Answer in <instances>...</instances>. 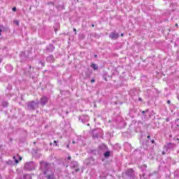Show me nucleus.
Returning <instances> with one entry per match:
<instances>
[{
    "mask_svg": "<svg viewBox=\"0 0 179 179\" xmlns=\"http://www.w3.org/2000/svg\"><path fill=\"white\" fill-rule=\"evenodd\" d=\"M178 100H179V96H178Z\"/></svg>",
    "mask_w": 179,
    "mask_h": 179,
    "instance_id": "54",
    "label": "nucleus"
},
{
    "mask_svg": "<svg viewBox=\"0 0 179 179\" xmlns=\"http://www.w3.org/2000/svg\"><path fill=\"white\" fill-rule=\"evenodd\" d=\"M48 5H51L52 6H54V3L50 2V3H48Z\"/></svg>",
    "mask_w": 179,
    "mask_h": 179,
    "instance_id": "34",
    "label": "nucleus"
},
{
    "mask_svg": "<svg viewBox=\"0 0 179 179\" xmlns=\"http://www.w3.org/2000/svg\"><path fill=\"white\" fill-rule=\"evenodd\" d=\"M72 159V157H71V156H69L68 157H67V160H71Z\"/></svg>",
    "mask_w": 179,
    "mask_h": 179,
    "instance_id": "37",
    "label": "nucleus"
},
{
    "mask_svg": "<svg viewBox=\"0 0 179 179\" xmlns=\"http://www.w3.org/2000/svg\"><path fill=\"white\" fill-rule=\"evenodd\" d=\"M39 164H40V170L43 175L46 174L47 173H50L52 171L51 170V164L50 162H47L45 161H41Z\"/></svg>",
    "mask_w": 179,
    "mask_h": 179,
    "instance_id": "1",
    "label": "nucleus"
},
{
    "mask_svg": "<svg viewBox=\"0 0 179 179\" xmlns=\"http://www.w3.org/2000/svg\"><path fill=\"white\" fill-rule=\"evenodd\" d=\"M148 113H149V109H146V110H143L141 112L142 115L144 117V118H146L148 117Z\"/></svg>",
    "mask_w": 179,
    "mask_h": 179,
    "instance_id": "22",
    "label": "nucleus"
},
{
    "mask_svg": "<svg viewBox=\"0 0 179 179\" xmlns=\"http://www.w3.org/2000/svg\"><path fill=\"white\" fill-rule=\"evenodd\" d=\"M2 106L3 107H8L9 106V103H8V101H4L2 102Z\"/></svg>",
    "mask_w": 179,
    "mask_h": 179,
    "instance_id": "27",
    "label": "nucleus"
},
{
    "mask_svg": "<svg viewBox=\"0 0 179 179\" xmlns=\"http://www.w3.org/2000/svg\"><path fill=\"white\" fill-rule=\"evenodd\" d=\"M176 26H178V24H176Z\"/></svg>",
    "mask_w": 179,
    "mask_h": 179,
    "instance_id": "53",
    "label": "nucleus"
},
{
    "mask_svg": "<svg viewBox=\"0 0 179 179\" xmlns=\"http://www.w3.org/2000/svg\"><path fill=\"white\" fill-rule=\"evenodd\" d=\"M38 64H41V65L42 66H45V62H43V61H40V62H38Z\"/></svg>",
    "mask_w": 179,
    "mask_h": 179,
    "instance_id": "30",
    "label": "nucleus"
},
{
    "mask_svg": "<svg viewBox=\"0 0 179 179\" xmlns=\"http://www.w3.org/2000/svg\"><path fill=\"white\" fill-rule=\"evenodd\" d=\"M138 90L136 89H133L129 91V94L131 96H136V94H138Z\"/></svg>",
    "mask_w": 179,
    "mask_h": 179,
    "instance_id": "19",
    "label": "nucleus"
},
{
    "mask_svg": "<svg viewBox=\"0 0 179 179\" xmlns=\"http://www.w3.org/2000/svg\"><path fill=\"white\" fill-rule=\"evenodd\" d=\"M14 23H15L17 26H19V21H14Z\"/></svg>",
    "mask_w": 179,
    "mask_h": 179,
    "instance_id": "32",
    "label": "nucleus"
},
{
    "mask_svg": "<svg viewBox=\"0 0 179 179\" xmlns=\"http://www.w3.org/2000/svg\"><path fill=\"white\" fill-rule=\"evenodd\" d=\"M17 157L19 159L20 161L22 160V157L20 155H17Z\"/></svg>",
    "mask_w": 179,
    "mask_h": 179,
    "instance_id": "31",
    "label": "nucleus"
},
{
    "mask_svg": "<svg viewBox=\"0 0 179 179\" xmlns=\"http://www.w3.org/2000/svg\"><path fill=\"white\" fill-rule=\"evenodd\" d=\"M12 89V86H10V90Z\"/></svg>",
    "mask_w": 179,
    "mask_h": 179,
    "instance_id": "50",
    "label": "nucleus"
},
{
    "mask_svg": "<svg viewBox=\"0 0 179 179\" xmlns=\"http://www.w3.org/2000/svg\"><path fill=\"white\" fill-rule=\"evenodd\" d=\"M138 101H142V98H138Z\"/></svg>",
    "mask_w": 179,
    "mask_h": 179,
    "instance_id": "41",
    "label": "nucleus"
},
{
    "mask_svg": "<svg viewBox=\"0 0 179 179\" xmlns=\"http://www.w3.org/2000/svg\"><path fill=\"white\" fill-rule=\"evenodd\" d=\"M72 143H73V144H75V141H73Z\"/></svg>",
    "mask_w": 179,
    "mask_h": 179,
    "instance_id": "49",
    "label": "nucleus"
},
{
    "mask_svg": "<svg viewBox=\"0 0 179 179\" xmlns=\"http://www.w3.org/2000/svg\"><path fill=\"white\" fill-rule=\"evenodd\" d=\"M29 59V55L26 52H21V62H26Z\"/></svg>",
    "mask_w": 179,
    "mask_h": 179,
    "instance_id": "11",
    "label": "nucleus"
},
{
    "mask_svg": "<svg viewBox=\"0 0 179 179\" xmlns=\"http://www.w3.org/2000/svg\"><path fill=\"white\" fill-rule=\"evenodd\" d=\"M124 36V34H121V36L122 37Z\"/></svg>",
    "mask_w": 179,
    "mask_h": 179,
    "instance_id": "46",
    "label": "nucleus"
},
{
    "mask_svg": "<svg viewBox=\"0 0 179 179\" xmlns=\"http://www.w3.org/2000/svg\"><path fill=\"white\" fill-rule=\"evenodd\" d=\"M176 121H178V119L176 120Z\"/></svg>",
    "mask_w": 179,
    "mask_h": 179,
    "instance_id": "55",
    "label": "nucleus"
},
{
    "mask_svg": "<svg viewBox=\"0 0 179 179\" xmlns=\"http://www.w3.org/2000/svg\"><path fill=\"white\" fill-rule=\"evenodd\" d=\"M70 167L71 169H75L76 173H78V171H80V170L79 169V164L76 161H72L70 164Z\"/></svg>",
    "mask_w": 179,
    "mask_h": 179,
    "instance_id": "8",
    "label": "nucleus"
},
{
    "mask_svg": "<svg viewBox=\"0 0 179 179\" xmlns=\"http://www.w3.org/2000/svg\"><path fill=\"white\" fill-rule=\"evenodd\" d=\"M166 121H169V119H166Z\"/></svg>",
    "mask_w": 179,
    "mask_h": 179,
    "instance_id": "56",
    "label": "nucleus"
},
{
    "mask_svg": "<svg viewBox=\"0 0 179 179\" xmlns=\"http://www.w3.org/2000/svg\"><path fill=\"white\" fill-rule=\"evenodd\" d=\"M92 27H94V24H91Z\"/></svg>",
    "mask_w": 179,
    "mask_h": 179,
    "instance_id": "42",
    "label": "nucleus"
},
{
    "mask_svg": "<svg viewBox=\"0 0 179 179\" xmlns=\"http://www.w3.org/2000/svg\"><path fill=\"white\" fill-rule=\"evenodd\" d=\"M54 50H55V46H54L52 44H49L48 46H46L45 52H54Z\"/></svg>",
    "mask_w": 179,
    "mask_h": 179,
    "instance_id": "10",
    "label": "nucleus"
},
{
    "mask_svg": "<svg viewBox=\"0 0 179 179\" xmlns=\"http://www.w3.org/2000/svg\"><path fill=\"white\" fill-rule=\"evenodd\" d=\"M13 12H16V7L13 8Z\"/></svg>",
    "mask_w": 179,
    "mask_h": 179,
    "instance_id": "35",
    "label": "nucleus"
},
{
    "mask_svg": "<svg viewBox=\"0 0 179 179\" xmlns=\"http://www.w3.org/2000/svg\"><path fill=\"white\" fill-rule=\"evenodd\" d=\"M24 169L27 171H33V170H36V164H34V162L33 161L27 162L24 164Z\"/></svg>",
    "mask_w": 179,
    "mask_h": 179,
    "instance_id": "4",
    "label": "nucleus"
},
{
    "mask_svg": "<svg viewBox=\"0 0 179 179\" xmlns=\"http://www.w3.org/2000/svg\"><path fill=\"white\" fill-rule=\"evenodd\" d=\"M6 69L8 72H12V71H13V66L12 65H10V64H7L6 66Z\"/></svg>",
    "mask_w": 179,
    "mask_h": 179,
    "instance_id": "20",
    "label": "nucleus"
},
{
    "mask_svg": "<svg viewBox=\"0 0 179 179\" xmlns=\"http://www.w3.org/2000/svg\"><path fill=\"white\" fill-rule=\"evenodd\" d=\"M166 103H167V104H171V101H170V100H168V101H166Z\"/></svg>",
    "mask_w": 179,
    "mask_h": 179,
    "instance_id": "36",
    "label": "nucleus"
},
{
    "mask_svg": "<svg viewBox=\"0 0 179 179\" xmlns=\"http://www.w3.org/2000/svg\"><path fill=\"white\" fill-rule=\"evenodd\" d=\"M99 149L101 151V152H106V150H108V147H107V145L106 144H101L99 146Z\"/></svg>",
    "mask_w": 179,
    "mask_h": 179,
    "instance_id": "16",
    "label": "nucleus"
},
{
    "mask_svg": "<svg viewBox=\"0 0 179 179\" xmlns=\"http://www.w3.org/2000/svg\"><path fill=\"white\" fill-rule=\"evenodd\" d=\"M91 68H92V69H94V71H97L99 69V66L94 63H93L92 64H91Z\"/></svg>",
    "mask_w": 179,
    "mask_h": 179,
    "instance_id": "23",
    "label": "nucleus"
},
{
    "mask_svg": "<svg viewBox=\"0 0 179 179\" xmlns=\"http://www.w3.org/2000/svg\"><path fill=\"white\" fill-rule=\"evenodd\" d=\"M66 114H68V112H66Z\"/></svg>",
    "mask_w": 179,
    "mask_h": 179,
    "instance_id": "57",
    "label": "nucleus"
},
{
    "mask_svg": "<svg viewBox=\"0 0 179 179\" xmlns=\"http://www.w3.org/2000/svg\"><path fill=\"white\" fill-rule=\"evenodd\" d=\"M29 69H31V66H29Z\"/></svg>",
    "mask_w": 179,
    "mask_h": 179,
    "instance_id": "48",
    "label": "nucleus"
},
{
    "mask_svg": "<svg viewBox=\"0 0 179 179\" xmlns=\"http://www.w3.org/2000/svg\"><path fill=\"white\" fill-rule=\"evenodd\" d=\"M87 126L90 127V124L88 123V124H87Z\"/></svg>",
    "mask_w": 179,
    "mask_h": 179,
    "instance_id": "47",
    "label": "nucleus"
},
{
    "mask_svg": "<svg viewBox=\"0 0 179 179\" xmlns=\"http://www.w3.org/2000/svg\"><path fill=\"white\" fill-rule=\"evenodd\" d=\"M127 179H135V171L132 169H129L125 172Z\"/></svg>",
    "mask_w": 179,
    "mask_h": 179,
    "instance_id": "5",
    "label": "nucleus"
},
{
    "mask_svg": "<svg viewBox=\"0 0 179 179\" xmlns=\"http://www.w3.org/2000/svg\"><path fill=\"white\" fill-rule=\"evenodd\" d=\"M85 164H87V166H89V164H90V163H92V159L90 158H87L85 161Z\"/></svg>",
    "mask_w": 179,
    "mask_h": 179,
    "instance_id": "24",
    "label": "nucleus"
},
{
    "mask_svg": "<svg viewBox=\"0 0 179 179\" xmlns=\"http://www.w3.org/2000/svg\"><path fill=\"white\" fill-rule=\"evenodd\" d=\"M95 82H96V80H94V79L91 80V83H94Z\"/></svg>",
    "mask_w": 179,
    "mask_h": 179,
    "instance_id": "33",
    "label": "nucleus"
},
{
    "mask_svg": "<svg viewBox=\"0 0 179 179\" xmlns=\"http://www.w3.org/2000/svg\"><path fill=\"white\" fill-rule=\"evenodd\" d=\"M176 148L177 145H176V143L169 142L164 145L163 149L167 152V153H170V152H173V150H174Z\"/></svg>",
    "mask_w": 179,
    "mask_h": 179,
    "instance_id": "3",
    "label": "nucleus"
},
{
    "mask_svg": "<svg viewBox=\"0 0 179 179\" xmlns=\"http://www.w3.org/2000/svg\"><path fill=\"white\" fill-rule=\"evenodd\" d=\"M101 132V129H95L91 131L93 139H99L100 136V133Z\"/></svg>",
    "mask_w": 179,
    "mask_h": 179,
    "instance_id": "6",
    "label": "nucleus"
},
{
    "mask_svg": "<svg viewBox=\"0 0 179 179\" xmlns=\"http://www.w3.org/2000/svg\"><path fill=\"white\" fill-rule=\"evenodd\" d=\"M38 101H29L26 103V108L28 111H34L36 108H38Z\"/></svg>",
    "mask_w": 179,
    "mask_h": 179,
    "instance_id": "2",
    "label": "nucleus"
},
{
    "mask_svg": "<svg viewBox=\"0 0 179 179\" xmlns=\"http://www.w3.org/2000/svg\"><path fill=\"white\" fill-rule=\"evenodd\" d=\"M166 153H167V152H166V150H164V151L162 152V155H166Z\"/></svg>",
    "mask_w": 179,
    "mask_h": 179,
    "instance_id": "38",
    "label": "nucleus"
},
{
    "mask_svg": "<svg viewBox=\"0 0 179 179\" xmlns=\"http://www.w3.org/2000/svg\"><path fill=\"white\" fill-rule=\"evenodd\" d=\"M43 176H45V178L47 179H55V176L54 175V172L52 171L43 174Z\"/></svg>",
    "mask_w": 179,
    "mask_h": 179,
    "instance_id": "13",
    "label": "nucleus"
},
{
    "mask_svg": "<svg viewBox=\"0 0 179 179\" xmlns=\"http://www.w3.org/2000/svg\"><path fill=\"white\" fill-rule=\"evenodd\" d=\"M90 153L96 156L97 155V150H90Z\"/></svg>",
    "mask_w": 179,
    "mask_h": 179,
    "instance_id": "26",
    "label": "nucleus"
},
{
    "mask_svg": "<svg viewBox=\"0 0 179 179\" xmlns=\"http://www.w3.org/2000/svg\"><path fill=\"white\" fill-rule=\"evenodd\" d=\"M66 148H69V145H66Z\"/></svg>",
    "mask_w": 179,
    "mask_h": 179,
    "instance_id": "45",
    "label": "nucleus"
},
{
    "mask_svg": "<svg viewBox=\"0 0 179 179\" xmlns=\"http://www.w3.org/2000/svg\"><path fill=\"white\" fill-rule=\"evenodd\" d=\"M79 121H81L83 124H86V122H89L90 117L87 115H82L78 117Z\"/></svg>",
    "mask_w": 179,
    "mask_h": 179,
    "instance_id": "7",
    "label": "nucleus"
},
{
    "mask_svg": "<svg viewBox=\"0 0 179 179\" xmlns=\"http://www.w3.org/2000/svg\"><path fill=\"white\" fill-rule=\"evenodd\" d=\"M148 166L145 164H143L141 166V170L142 171V174L140 175V178L142 179V177L145 178V176H146V172H147V169Z\"/></svg>",
    "mask_w": 179,
    "mask_h": 179,
    "instance_id": "9",
    "label": "nucleus"
},
{
    "mask_svg": "<svg viewBox=\"0 0 179 179\" xmlns=\"http://www.w3.org/2000/svg\"><path fill=\"white\" fill-rule=\"evenodd\" d=\"M2 63V59L0 58V64Z\"/></svg>",
    "mask_w": 179,
    "mask_h": 179,
    "instance_id": "43",
    "label": "nucleus"
},
{
    "mask_svg": "<svg viewBox=\"0 0 179 179\" xmlns=\"http://www.w3.org/2000/svg\"><path fill=\"white\" fill-rule=\"evenodd\" d=\"M2 29H5V27H3V25L0 24V36H1Z\"/></svg>",
    "mask_w": 179,
    "mask_h": 179,
    "instance_id": "29",
    "label": "nucleus"
},
{
    "mask_svg": "<svg viewBox=\"0 0 179 179\" xmlns=\"http://www.w3.org/2000/svg\"><path fill=\"white\" fill-rule=\"evenodd\" d=\"M50 145H52V143H50Z\"/></svg>",
    "mask_w": 179,
    "mask_h": 179,
    "instance_id": "52",
    "label": "nucleus"
},
{
    "mask_svg": "<svg viewBox=\"0 0 179 179\" xmlns=\"http://www.w3.org/2000/svg\"><path fill=\"white\" fill-rule=\"evenodd\" d=\"M94 58H97V55H94Z\"/></svg>",
    "mask_w": 179,
    "mask_h": 179,
    "instance_id": "44",
    "label": "nucleus"
},
{
    "mask_svg": "<svg viewBox=\"0 0 179 179\" xmlns=\"http://www.w3.org/2000/svg\"><path fill=\"white\" fill-rule=\"evenodd\" d=\"M13 159L15 161V164H17L19 163V159H17L16 156H13Z\"/></svg>",
    "mask_w": 179,
    "mask_h": 179,
    "instance_id": "28",
    "label": "nucleus"
},
{
    "mask_svg": "<svg viewBox=\"0 0 179 179\" xmlns=\"http://www.w3.org/2000/svg\"><path fill=\"white\" fill-rule=\"evenodd\" d=\"M10 141H13V139H12V138H10Z\"/></svg>",
    "mask_w": 179,
    "mask_h": 179,
    "instance_id": "51",
    "label": "nucleus"
},
{
    "mask_svg": "<svg viewBox=\"0 0 179 179\" xmlns=\"http://www.w3.org/2000/svg\"><path fill=\"white\" fill-rule=\"evenodd\" d=\"M6 163V164H8V166H13V160L9 159V160L7 161Z\"/></svg>",
    "mask_w": 179,
    "mask_h": 179,
    "instance_id": "25",
    "label": "nucleus"
},
{
    "mask_svg": "<svg viewBox=\"0 0 179 179\" xmlns=\"http://www.w3.org/2000/svg\"><path fill=\"white\" fill-rule=\"evenodd\" d=\"M66 167H68V165H66Z\"/></svg>",
    "mask_w": 179,
    "mask_h": 179,
    "instance_id": "58",
    "label": "nucleus"
},
{
    "mask_svg": "<svg viewBox=\"0 0 179 179\" xmlns=\"http://www.w3.org/2000/svg\"><path fill=\"white\" fill-rule=\"evenodd\" d=\"M54 143H55V146H57V143H58V141H54Z\"/></svg>",
    "mask_w": 179,
    "mask_h": 179,
    "instance_id": "39",
    "label": "nucleus"
},
{
    "mask_svg": "<svg viewBox=\"0 0 179 179\" xmlns=\"http://www.w3.org/2000/svg\"><path fill=\"white\" fill-rule=\"evenodd\" d=\"M41 106H45L48 103V98L47 96H42L40 101Z\"/></svg>",
    "mask_w": 179,
    "mask_h": 179,
    "instance_id": "15",
    "label": "nucleus"
},
{
    "mask_svg": "<svg viewBox=\"0 0 179 179\" xmlns=\"http://www.w3.org/2000/svg\"><path fill=\"white\" fill-rule=\"evenodd\" d=\"M73 31H75V34H76V29H73Z\"/></svg>",
    "mask_w": 179,
    "mask_h": 179,
    "instance_id": "40",
    "label": "nucleus"
},
{
    "mask_svg": "<svg viewBox=\"0 0 179 179\" xmlns=\"http://www.w3.org/2000/svg\"><path fill=\"white\" fill-rule=\"evenodd\" d=\"M46 61L47 62H54L55 61V58L54 57V55H50L47 57Z\"/></svg>",
    "mask_w": 179,
    "mask_h": 179,
    "instance_id": "17",
    "label": "nucleus"
},
{
    "mask_svg": "<svg viewBox=\"0 0 179 179\" xmlns=\"http://www.w3.org/2000/svg\"><path fill=\"white\" fill-rule=\"evenodd\" d=\"M147 138H148V140L145 142L146 146H148V145H149V143H152V145H155L156 146V142L155 141V139L152 138V136L148 135L147 136Z\"/></svg>",
    "mask_w": 179,
    "mask_h": 179,
    "instance_id": "12",
    "label": "nucleus"
},
{
    "mask_svg": "<svg viewBox=\"0 0 179 179\" xmlns=\"http://www.w3.org/2000/svg\"><path fill=\"white\" fill-rule=\"evenodd\" d=\"M110 38H112V40H117L118 37H120V34L115 33V32H112L109 35Z\"/></svg>",
    "mask_w": 179,
    "mask_h": 179,
    "instance_id": "14",
    "label": "nucleus"
},
{
    "mask_svg": "<svg viewBox=\"0 0 179 179\" xmlns=\"http://www.w3.org/2000/svg\"><path fill=\"white\" fill-rule=\"evenodd\" d=\"M34 157H36V159H40V157H41V154L39 153L38 150H36V151L34 152Z\"/></svg>",
    "mask_w": 179,
    "mask_h": 179,
    "instance_id": "21",
    "label": "nucleus"
},
{
    "mask_svg": "<svg viewBox=\"0 0 179 179\" xmlns=\"http://www.w3.org/2000/svg\"><path fill=\"white\" fill-rule=\"evenodd\" d=\"M111 156V151L107 150L104 153H103V157L105 159H108Z\"/></svg>",
    "mask_w": 179,
    "mask_h": 179,
    "instance_id": "18",
    "label": "nucleus"
}]
</instances>
